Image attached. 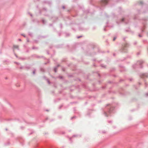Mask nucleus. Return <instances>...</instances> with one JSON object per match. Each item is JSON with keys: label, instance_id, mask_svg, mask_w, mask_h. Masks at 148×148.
<instances>
[{"label": "nucleus", "instance_id": "423d86ee", "mask_svg": "<svg viewBox=\"0 0 148 148\" xmlns=\"http://www.w3.org/2000/svg\"><path fill=\"white\" fill-rule=\"evenodd\" d=\"M19 40L20 41H21V40L20 39H19Z\"/></svg>", "mask_w": 148, "mask_h": 148}, {"label": "nucleus", "instance_id": "7ed1b4c3", "mask_svg": "<svg viewBox=\"0 0 148 148\" xmlns=\"http://www.w3.org/2000/svg\"><path fill=\"white\" fill-rule=\"evenodd\" d=\"M33 74H35V71H33Z\"/></svg>", "mask_w": 148, "mask_h": 148}, {"label": "nucleus", "instance_id": "f03ea898", "mask_svg": "<svg viewBox=\"0 0 148 148\" xmlns=\"http://www.w3.org/2000/svg\"><path fill=\"white\" fill-rule=\"evenodd\" d=\"M116 39V37H114V39H113V40H114Z\"/></svg>", "mask_w": 148, "mask_h": 148}, {"label": "nucleus", "instance_id": "f257e3e1", "mask_svg": "<svg viewBox=\"0 0 148 148\" xmlns=\"http://www.w3.org/2000/svg\"><path fill=\"white\" fill-rule=\"evenodd\" d=\"M14 48H18V46L17 45H14Z\"/></svg>", "mask_w": 148, "mask_h": 148}, {"label": "nucleus", "instance_id": "0eeeda50", "mask_svg": "<svg viewBox=\"0 0 148 148\" xmlns=\"http://www.w3.org/2000/svg\"><path fill=\"white\" fill-rule=\"evenodd\" d=\"M139 36L140 37V35H139Z\"/></svg>", "mask_w": 148, "mask_h": 148}, {"label": "nucleus", "instance_id": "20e7f679", "mask_svg": "<svg viewBox=\"0 0 148 148\" xmlns=\"http://www.w3.org/2000/svg\"><path fill=\"white\" fill-rule=\"evenodd\" d=\"M80 37V36H78V37H77V38H79Z\"/></svg>", "mask_w": 148, "mask_h": 148}, {"label": "nucleus", "instance_id": "39448f33", "mask_svg": "<svg viewBox=\"0 0 148 148\" xmlns=\"http://www.w3.org/2000/svg\"><path fill=\"white\" fill-rule=\"evenodd\" d=\"M63 9H64V7H63Z\"/></svg>", "mask_w": 148, "mask_h": 148}]
</instances>
